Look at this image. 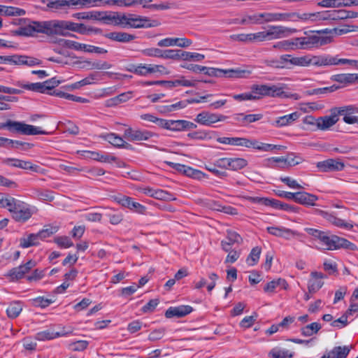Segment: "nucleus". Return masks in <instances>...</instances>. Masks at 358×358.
<instances>
[{
  "mask_svg": "<svg viewBox=\"0 0 358 358\" xmlns=\"http://www.w3.org/2000/svg\"><path fill=\"white\" fill-rule=\"evenodd\" d=\"M165 329H158L152 331L148 336V339L151 341L160 340L164 335Z\"/></svg>",
  "mask_w": 358,
  "mask_h": 358,
  "instance_id": "774afa93",
  "label": "nucleus"
},
{
  "mask_svg": "<svg viewBox=\"0 0 358 358\" xmlns=\"http://www.w3.org/2000/svg\"><path fill=\"white\" fill-rule=\"evenodd\" d=\"M23 308L22 303L20 301H14L10 303L6 309V313L9 318L14 319L19 316Z\"/></svg>",
  "mask_w": 358,
  "mask_h": 358,
  "instance_id": "2f4dec72",
  "label": "nucleus"
},
{
  "mask_svg": "<svg viewBox=\"0 0 358 358\" xmlns=\"http://www.w3.org/2000/svg\"><path fill=\"white\" fill-rule=\"evenodd\" d=\"M321 215L330 223L334 224L336 227L344 228L346 229H352L353 225L350 223L346 222L345 220L337 217L336 215L327 212L321 211Z\"/></svg>",
  "mask_w": 358,
  "mask_h": 358,
  "instance_id": "393cba45",
  "label": "nucleus"
},
{
  "mask_svg": "<svg viewBox=\"0 0 358 358\" xmlns=\"http://www.w3.org/2000/svg\"><path fill=\"white\" fill-rule=\"evenodd\" d=\"M262 252L261 248L257 246L252 249L250 253L246 259V262L250 266L255 265L259 259L260 255Z\"/></svg>",
  "mask_w": 358,
  "mask_h": 358,
  "instance_id": "a18cd8bd",
  "label": "nucleus"
},
{
  "mask_svg": "<svg viewBox=\"0 0 358 358\" xmlns=\"http://www.w3.org/2000/svg\"><path fill=\"white\" fill-rule=\"evenodd\" d=\"M0 13L6 16H22L26 14L25 10L14 6H6L0 5Z\"/></svg>",
  "mask_w": 358,
  "mask_h": 358,
  "instance_id": "72a5a7b5",
  "label": "nucleus"
},
{
  "mask_svg": "<svg viewBox=\"0 0 358 358\" xmlns=\"http://www.w3.org/2000/svg\"><path fill=\"white\" fill-rule=\"evenodd\" d=\"M306 22L325 20H342L343 15L342 10H324L315 13H305Z\"/></svg>",
  "mask_w": 358,
  "mask_h": 358,
  "instance_id": "6e6552de",
  "label": "nucleus"
},
{
  "mask_svg": "<svg viewBox=\"0 0 358 358\" xmlns=\"http://www.w3.org/2000/svg\"><path fill=\"white\" fill-rule=\"evenodd\" d=\"M54 241L61 248H69L73 245L71 238L66 236H57Z\"/></svg>",
  "mask_w": 358,
  "mask_h": 358,
  "instance_id": "864d4df0",
  "label": "nucleus"
},
{
  "mask_svg": "<svg viewBox=\"0 0 358 358\" xmlns=\"http://www.w3.org/2000/svg\"><path fill=\"white\" fill-rule=\"evenodd\" d=\"M193 308L188 305H182L177 307H170L165 313L166 318L182 317L192 313Z\"/></svg>",
  "mask_w": 358,
  "mask_h": 358,
  "instance_id": "6ab92c4d",
  "label": "nucleus"
},
{
  "mask_svg": "<svg viewBox=\"0 0 358 358\" xmlns=\"http://www.w3.org/2000/svg\"><path fill=\"white\" fill-rule=\"evenodd\" d=\"M318 200V197L306 192H295L294 201L301 205L306 206H315L316 201Z\"/></svg>",
  "mask_w": 358,
  "mask_h": 358,
  "instance_id": "412c9836",
  "label": "nucleus"
},
{
  "mask_svg": "<svg viewBox=\"0 0 358 358\" xmlns=\"http://www.w3.org/2000/svg\"><path fill=\"white\" fill-rule=\"evenodd\" d=\"M226 119L227 116L223 115H217L203 111L196 115L195 121L201 124L210 126L213 123L224 121Z\"/></svg>",
  "mask_w": 358,
  "mask_h": 358,
  "instance_id": "2eb2a0df",
  "label": "nucleus"
},
{
  "mask_svg": "<svg viewBox=\"0 0 358 358\" xmlns=\"http://www.w3.org/2000/svg\"><path fill=\"white\" fill-rule=\"evenodd\" d=\"M317 6L324 8H339L352 6L351 0H322Z\"/></svg>",
  "mask_w": 358,
  "mask_h": 358,
  "instance_id": "c756f323",
  "label": "nucleus"
},
{
  "mask_svg": "<svg viewBox=\"0 0 358 358\" xmlns=\"http://www.w3.org/2000/svg\"><path fill=\"white\" fill-rule=\"evenodd\" d=\"M10 213L12 218L18 222H25L29 220L33 212L30 206L25 202L17 199L11 208Z\"/></svg>",
  "mask_w": 358,
  "mask_h": 358,
  "instance_id": "0eeeda50",
  "label": "nucleus"
},
{
  "mask_svg": "<svg viewBox=\"0 0 358 358\" xmlns=\"http://www.w3.org/2000/svg\"><path fill=\"white\" fill-rule=\"evenodd\" d=\"M332 30H310L304 31L303 36L296 37L298 50H312L331 43L332 37L327 36Z\"/></svg>",
  "mask_w": 358,
  "mask_h": 358,
  "instance_id": "7ed1b4c3",
  "label": "nucleus"
},
{
  "mask_svg": "<svg viewBox=\"0 0 358 358\" xmlns=\"http://www.w3.org/2000/svg\"><path fill=\"white\" fill-rule=\"evenodd\" d=\"M296 29L289 28L281 25H271L264 31L266 41H271L287 37L289 34L295 33Z\"/></svg>",
  "mask_w": 358,
  "mask_h": 358,
  "instance_id": "1a4fd4ad",
  "label": "nucleus"
},
{
  "mask_svg": "<svg viewBox=\"0 0 358 358\" xmlns=\"http://www.w3.org/2000/svg\"><path fill=\"white\" fill-rule=\"evenodd\" d=\"M52 303L51 299H45L43 296H38L31 299V304L35 307L46 308Z\"/></svg>",
  "mask_w": 358,
  "mask_h": 358,
  "instance_id": "6e6d98bb",
  "label": "nucleus"
},
{
  "mask_svg": "<svg viewBox=\"0 0 358 358\" xmlns=\"http://www.w3.org/2000/svg\"><path fill=\"white\" fill-rule=\"evenodd\" d=\"M320 329V324L317 322H313L301 328V334L302 336L306 337L311 336L316 334Z\"/></svg>",
  "mask_w": 358,
  "mask_h": 358,
  "instance_id": "c9c22d12",
  "label": "nucleus"
},
{
  "mask_svg": "<svg viewBox=\"0 0 358 358\" xmlns=\"http://www.w3.org/2000/svg\"><path fill=\"white\" fill-rule=\"evenodd\" d=\"M248 165V162L243 158H229V169L238 171Z\"/></svg>",
  "mask_w": 358,
  "mask_h": 358,
  "instance_id": "a19ab883",
  "label": "nucleus"
},
{
  "mask_svg": "<svg viewBox=\"0 0 358 358\" xmlns=\"http://www.w3.org/2000/svg\"><path fill=\"white\" fill-rule=\"evenodd\" d=\"M290 57V55H281L279 59L267 60L266 62V64L269 66L276 68V69H284V68H289L288 66V60L287 58Z\"/></svg>",
  "mask_w": 358,
  "mask_h": 358,
  "instance_id": "473e14b6",
  "label": "nucleus"
},
{
  "mask_svg": "<svg viewBox=\"0 0 358 358\" xmlns=\"http://www.w3.org/2000/svg\"><path fill=\"white\" fill-rule=\"evenodd\" d=\"M129 71L141 76H148L150 75L149 64H139L138 65H131L128 69Z\"/></svg>",
  "mask_w": 358,
  "mask_h": 358,
  "instance_id": "e433bc0d",
  "label": "nucleus"
},
{
  "mask_svg": "<svg viewBox=\"0 0 358 358\" xmlns=\"http://www.w3.org/2000/svg\"><path fill=\"white\" fill-rule=\"evenodd\" d=\"M331 80L339 83L348 85L358 81V74L357 73H341L333 75Z\"/></svg>",
  "mask_w": 358,
  "mask_h": 358,
  "instance_id": "cd10ccee",
  "label": "nucleus"
},
{
  "mask_svg": "<svg viewBox=\"0 0 358 358\" xmlns=\"http://www.w3.org/2000/svg\"><path fill=\"white\" fill-rule=\"evenodd\" d=\"M124 136L131 141H146L152 136L151 132L145 130H134L128 128L124 131Z\"/></svg>",
  "mask_w": 358,
  "mask_h": 358,
  "instance_id": "aec40b11",
  "label": "nucleus"
},
{
  "mask_svg": "<svg viewBox=\"0 0 358 358\" xmlns=\"http://www.w3.org/2000/svg\"><path fill=\"white\" fill-rule=\"evenodd\" d=\"M284 160L283 157H270L265 159L263 162V165L268 168H278L280 167L278 164L282 162Z\"/></svg>",
  "mask_w": 358,
  "mask_h": 358,
  "instance_id": "4d7b16f0",
  "label": "nucleus"
},
{
  "mask_svg": "<svg viewBox=\"0 0 358 358\" xmlns=\"http://www.w3.org/2000/svg\"><path fill=\"white\" fill-rule=\"evenodd\" d=\"M310 275L313 278L308 281V289L309 292L315 293L322 287L324 282L321 279L324 275L322 273L317 271L312 272Z\"/></svg>",
  "mask_w": 358,
  "mask_h": 358,
  "instance_id": "a878e982",
  "label": "nucleus"
},
{
  "mask_svg": "<svg viewBox=\"0 0 358 358\" xmlns=\"http://www.w3.org/2000/svg\"><path fill=\"white\" fill-rule=\"evenodd\" d=\"M268 234L286 240H290L292 238L299 236V233L291 229L282 226H272L266 227Z\"/></svg>",
  "mask_w": 358,
  "mask_h": 358,
  "instance_id": "4468645a",
  "label": "nucleus"
},
{
  "mask_svg": "<svg viewBox=\"0 0 358 358\" xmlns=\"http://www.w3.org/2000/svg\"><path fill=\"white\" fill-rule=\"evenodd\" d=\"M262 117L263 115L261 113L248 115H245L244 113H238L234 115V120L241 123L243 126H245L250 123L259 121L262 120Z\"/></svg>",
  "mask_w": 358,
  "mask_h": 358,
  "instance_id": "bb28decb",
  "label": "nucleus"
},
{
  "mask_svg": "<svg viewBox=\"0 0 358 358\" xmlns=\"http://www.w3.org/2000/svg\"><path fill=\"white\" fill-rule=\"evenodd\" d=\"M339 120L337 116L336 108L331 109V115L317 118L316 125L320 130H327L334 125Z\"/></svg>",
  "mask_w": 358,
  "mask_h": 358,
  "instance_id": "dca6fc26",
  "label": "nucleus"
},
{
  "mask_svg": "<svg viewBox=\"0 0 358 358\" xmlns=\"http://www.w3.org/2000/svg\"><path fill=\"white\" fill-rule=\"evenodd\" d=\"M122 13L113 11H97L96 20L101 21L106 24H113L122 27Z\"/></svg>",
  "mask_w": 358,
  "mask_h": 358,
  "instance_id": "9d476101",
  "label": "nucleus"
},
{
  "mask_svg": "<svg viewBox=\"0 0 358 358\" xmlns=\"http://www.w3.org/2000/svg\"><path fill=\"white\" fill-rule=\"evenodd\" d=\"M101 137L115 147L122 148L124 147L125 144L129 145L122 137L114 133L107 134L103 135Z\"/></svg>",
  "mask_w": 358,
  "mask_h": 358,
  "instance_id": "f704fd0d",
  "label": "nucleus"
},
{
  "mask_svg": "<svg viewBox=\"0 0 358 358\" xmlns=\"http://www.w3.org/2000/svg\"><path fill=\"white\" fill-rule=\"evenodd\" d=\"M316 166L322 172H334L343 170L345 164L339 159H328L318 162Z\"/></svg>",
  "mask_w": 358,
  "mask_h": 358,
  "instance_id": "f8f14e48",
  "label": "nucleus"
},
{
  "mask_svg": "<svg viewBox=\"0 0 358 358\" xmlns=\"http://www.w3.org/2000/svg\"><path fill=\"white\" fill-rule=\"evenodd\" d=\"M304 230L315 240L319 241L322 248L324 250H334L340 248H345L354 251L357 249L355 244L350 242L344 238L329 234V232L313 228H306Z\"/></svg>",
  "mask_w": 358,
  "mask_h": 358,
  "instance_id": "f03ea898",
  "label": "nucleus"
},
{
  "mask_svg": "<svg viewBox=\"0 0 358 358\" xmlns=\"http://www.w3.org/2000/svg\"><path fill=\"white\" fill-rule=\"evenodd\" d=\"M115 201L122 206L136 213L145 214L146 212V207L138 202L134 201L131 197L122 195L116 197Z\"/></svg>",
  "mask_w": 358,
  "mask_h": 358,
  "instance_id": "ddd939ff",
  "label": "nucleus"
},
{
  "mask_svg": "<svg viewBox=\"0 0 358 358\" xmlns=\"http://www.w3.org/2000/svg\"><path fill=\"white\" fill-rule=\"evenodd\" d=\"M184 174L188 177H191L196 179H201L205 176V174L201 171L194 169L188 166Z\"/></svg>",
  "mask_w": 358,
  "mask_h": 358,
  "instance_id": "bf43d9fd",
  "label": "nucleus"
},
{
  "mask_svg": "<svg viewBox=\"0 0 358 358\" xmlns=\"http://www.w3.org/2000/svg\"><path fill=\"white\" fill-rule=\"evenodd\" d=\"M38 234H30L27 238H23L20 239V245L22 248H27L31 246L38 245Z\"/></svg>",
  "mask_w": 358,
  "mask_h": 358,
  "instance_id": "4c0bfd02",
  "label": "nucleus"
},
{
  "mask_svg": "<svg viewBox=\"0 0 358 358\" xmlns=\"http://www.w3.org/2000/svg\"><path fill=\"white\" fill-rule=\"evenodd\" d=\"M16 85L21 87L24 89L31 90L33 92H37L41 93L46 92V88H45V85L43 83H36L31 84H22L20 81L16 83Z\"/></svg>",
  "mask_w": 358,
  "mask_h": 358,
  "instance_id": "58836bf2",
  "label": "nucleus"
},
{
  "mask_svg": "<svg viewBox=\"0 0 358 358\" xmlns=\"http://www.w3.org/2000/svg\"><path fill=\"white\" fill-rule=\"evenodd\" d=\"M72 17L78 19V20H96L97 18V11H87V12H81L76 13L72 15Z\"/></svg>",
  "mask_w": 358,
  "mask_h": 358,
  "instance_id": "8fccbe9b",
  "label": "nucleus"
},
{
  "mask_svg": "<svg viewBox=\"0 0 358 358\" xmlns=\"http://www.w3.org/2000/svg\"><path fill=\"white\" fill-rule=\"evenodd\" d=\"M17 24H23L15 30L11 31L13 36L32 37L39 34H43L48 36H73L69 31H80L79 27H82V23H76L71 21L50 20L45 21L31 20L28 18H21L18 20ZM14 24L17 23L14 22Z\"/></svg>",
  "mask_w": 358,
  "mask_h": 358,
  "instance_id": "f257e3e1",
  "label": "nucleus"
},
{
  "mask_svg": "<svg viewBox=\"0 0 358 358\" xmlns=\"http://www.w3.org/2000/svg\"><path fill=\"white\" fill-rule=\"evenodd\" d=\"M351 347L337 346L334 347L330 352L334 358H346L350 351Z\"/></svg>",
  "mask_w": 358,
  "mask_h": 358,
  "instance_id": "c03bdc74",
  "label": "nucleus"
},
{
  "mask_svg": "<svg viewBox=\"0 0 358 358\" xmlns=\"http://www.w3.org/2000/svg\"><path fill=\"white\" fill-rule=\"evenodd\" d=\"M353 109V106H343L336 108V113L337 116L339 115L343 116V121L349 124H355L357 122V116L352 115L355 114V112H352V110Z\"/></svg>",
  "mask_w": 358,
  "mask_h": 358,
  "instance_id": "b1692460",
  "label": "nucleus"
},
{
  "mask_svg": "<svg viewBox=\"0 0 358 358\" xmlns=\"http://www.w3.org/2000/svg\"><path fill=\"white\" fill-rule=\"evenodd\" d=\"M83 51L87 52H94L97 54H106L108 52L107 50L96 47L91 45H86L83 44Z\"/></svg>",
  "mask_w": 358,
  "mask_h": 358,
  "instance_id": "0e129e2a",
  "label": "nucleus"
},
{
  "mask_svg": "<svg viewBox=\"0 0 358 358\" xmlns=\"http://www.w3.org/2000/svg\"><path fill=\"white\" fill-rule=\"evenodd\" d=\"M181 50H162L161 58L179 59H180Z\"/></svg>",
  "mask_w": 358,
  "mask_h": 358,
  "instance_id": "5fc2aeb1",
  "label": "nucleus"
},
{
  "mask_svg": "<svg viewBox=\"0 0 358 358\" xmlns=\"http://www.w3.org/2000/svg\"><path fill=\"white\" fill-rule=\"evenodd\" d=\"M3 163L10 165L13 167H17L22 169L30 170L33 172H40V166L36 164H33L29 161H23L15 158H6L3 159Z\"/></svg>",
  "mask_w": 358,
  "mask_h": 358,
  "instance_id": "f3484780",
  "label": "nucleus"
},
{
  "mask_svg": "<svg viewBox=\"0 0 358 358\" xmlns=\"http://www.w3.org/2000/svg\"><path fill=\"white\" fill-rule=\"evenodd\" d=\"M63 335L64 334H60L59 332L54 333L50 331H43L36 334V338L38 341L51 340Z\"/></svg>",
  "mask_w": 358,
  "mask_h": 358,
  "instance_id": "09e8293b",
  "label": "nucleus"
},
{
  "mask_svg": "<svg viewBox=\"0 0 358 358\" xmlns=\"http://www.w3.org/2000/svg\"><path fill=\"white\" fill-rule=\"evenodd\" d=\"M17 199L10 194L0 193V208H7L10 212V208L13 207Z\"/></svg>",
  "mask_w": 358,
  "mask_h": 358,
  "instance_id": "ea45409f",
  "label": "nucleus"
},
{
  "mask_svg": "<svg viewBox=\"0 0 358 358\" xmlns=\"http://www.w3.org/2000/svg\"><path fill=\"white\" fill-rule=\"evenodd\" d=\"M47 7L54 10H64L68 8L67 0H50Z\"/></svg>",
  "mask_w": 358,
  "mask_h": 358,
  "instance_id": "49530a36",
  "label": "nucleus"
},
{
  "mask_svg": "<svg viewBox=\"0 0 358 358\" xmlns=\"http://www.w3.org/2000/svg\"><path fill=\"white\" fill-rule=\"evenodd\" d=\"M276 22H292L306 23L305 13L289 12V13H275Z\"/></svg>",
  "mask_w": 358,
  "mask_h": 358,
  "instance_id": "a211bd4d",
  "label": "nucleus"
},
{
  "mask_svg": "<svg viewBox=\"0 0 358 358\" xmlns=\"http://www.w3.org/2000/svg\"><path fill=\"white\" fill-rule=\"evenodd\" d=\"M260 99L263 96L280 97L284 94L282 87L272 85H254Z\"/></svg>",
  "mask_w": 358,
  "mask_h": 358,
  "instance_id": "9b49d317",
  "label": "nucleus"
},
{
  "mask_svg": "<svg viewBox=\"0 0 358 358\" xmlns=\"http://www.w3.org/2000/svg\"><path fill=\"white\" fill-rule=\"evenodd\" d=\"M268 355L272 358H292L294 353L285 350L273 348L269 352Z\"/></svg>",
  "mask_w": 358,
  "mask_h": 358,
  "instance_id": "de8ad7c7",
  "label": "nucleus"
},
{
  "mask_svg": "<svg viewBox=\"0 0 358 358\" xmlns=\"http://www.w3.org/2000/svg\"><path fill=\"white\" fill-rule=\"evenodd\" d=\"M201 70V72H203L205 75L212 77H221V69L203 66Z\"/></svg>",
  "mask_w": 358,
  "mask_h": 358,
  "instance_id": "69168bd1",
  "label": "nucleus"
},
{
  "mask_svg": "<svg viewBox=\"0 0 358 358\" xmlns=\"http://www.w3.org/2000/svg\"><path fill=\"white\" fill-rule=\"evenodd\" d=\"M10 131L23 135L48 134V133L39 127L27 124L21 122L8 120L4 124Z\"/></svg>",
  "mask_w": 358,
  "mask_h": 358,
  "instance_id": "423d86ee",
  "label": "nucleus"
},
{
  "mask_svg": "<svg viewBox=\"0 0 358 358\" xmlns=\"http://www.w3.org/2000/svg\"><path fill=\"white\" fill-rule=\"evenodd\" d=\"M205 58L202 54L197 52H186L181 50L180 59L185 61H195L200 62Z\"/></svg>",
  "mask_w": 358,
  "mask_h": 358,
  "instance_id": "37998d69",
  "label": "nucleus"
},
{
  "mask_svg": "<svg viewBox=\"0 0 358 358\" xmlns=\"http://www.w3.org/2000/svg\"><path fill=\"white\" fill-rule=\"evenodd\" d=\"M58 231V227L56 226H46L44 229L39 231L37 234L41 240H44L55 234Z\"/></svg>",
  "mask_w": 358,
  "mask_h": 358,
  "instance_id": "3c124183",
  "label": "nucleus"
},
{
  "mask_svg": "<svg viewBox=\"0 0 358 358\" xmlns=\"http://www.w3.org/2000/svg\"><path fill=\"white\" fill-rule=\"evenodd\" d=\"M61 42L62 45L66 48L75 50H83V43H80L78 42L67 39H62Z\"/></svg>",
  "mask_w": 358,
  "mask_h": 358,
  "instance_id": "13d9d810",
  "label": "nucleus"
},
{
  "mask_svg": "<svg viewBox=\"0 0 358 358\" xmlns=\"http://www.w3.org/2000/svg\"><path fill=\"white\" fill-rule=\"evenodd\" d=\"M174 87L177 86H184V87H195L196 86V80H189L185 79L183 76H181L179 79L173 80Z\"/></svg>",
  "mask_w": 358,
  "mask_h": 358,
  "instance_id": "680f3d73",
  "label": "nucleus"
},
{
  "mask_svg": "<svg viewBox=\"0 0 358 358\" xmlns=\"http://www.w3.org/2000/svg\"><path fill=\"white\" fill-rule=\"evenodd\" d=\"M341 87L336 85H333L330 87H325L322 88H315L308 91L309 95H318L323 94H329L340 89Z\"/></svg>",
  "mask_w": 358,
  "mask_h": 358,
  "instance_id": "79ce46f5",
  "label": "nucleus"
},
{
  "mask_svg": "<svg viewBox=\"0 0 358 358\" xmlns=\"http://www.w3.org/2000/svg\"><path fill=\"white\" fill-rule=\"evenodd\" d=\"M35 266V262L32 260L28 261L26 264L13 268L8 272V275L12 279L19 280L24 277V274Z\"/></svg>",
  "mask_w": 358,
  "mask_h": 358,
  "instance_id": "4be33fe9",
  "label": "nucleus"
},
{
  "mask_svg": "<svg viewBox=\"0 0 358 358\" xmlns=\"http://www.w3.org/2000/svg\"><path fill=\"white\" fill-rule=\"evenodd\" d=\"M132 97V92H127L124 93H122L119 94L118 96L110 99L108 101L111 102V103H109L108 106H111L113 104L117 105L122 102H126L127 101L129 100Z\"/></svg>",
  "mask_w": 358,
  "mask_h": 358,
  "instance_id": "603ef678",
  "label": "nucleus"
},
{
  "mask_svg": "<svg viewBox=\"0 0 358 358\" xmlns=\"http://www.w3.org/2000/svg\"><path fill=\"white\" fill-rule=\"evenodd\" d=\"M104 37L116 42L129 43L134 40L136 36L123 31H112L103 34Z\"/></svg>",
  "mask_w": 358,
  "mask_h": 358,
  "instance_id": "5701e85b",
  "label": "nucleus"
},
{
  "mask_svg": "<svg viewBox=\"0 0 358 358\" xmlns=\"http://www.w3.org/2000/svg\"><path fill=\"white\" fill-rule=\"evenodd\" d=\"M299 117V113L294 112L291 114L279 117L275 121V125L278 127H285L291 124Z\"/></svg>",
  "mask_w": 358,
  "mask_h": 358,
  "instance_id": "7c9ffc66",
  "label": "nucleus"
},
{
  "mask_svg": "<svg viewBox=\"0 0 358 358\" xmlns=\"http://www.w3.org/2000/svg\"><path fill=\"white\" fill-rule=\"evenodd\" d=\"M257 144L258 145L257 146V150L264 151V152L271 151L275 149L280 150L282 148V146H281V145L264 143H262V142H259V141H257Z\"/></svg>",
  "mask_w": 358,
  "mask_h": 358,
  "instance_id": "e2e57ef3",
  "label": "nucleus"
},
{
  "mask_svg": "<svg viewBox=\"0 0 358 358\" xmlns=\"http://www.w3.org/2000/svg\"><path fill=\"white\" fill-rule=\"evenodd\" d=\"M346 64L358 67V60L340 59L338 57V56L334 57L330 55L312 56V65L316 66H327Z\"/></svg>",
  "mask_w": 358,
  "mask_h": 358,
  "instance_id": "39448f33",
  "label": "nucleus"
},
{
  "mask_svg": "<svg viewBox=\"0 0 358 358\" xmlns=\"http://www.w3.org/2000/svg\"><path fill=\"white\" fill-rule=\"evenodd\" d=\"M296 43V37L290 39L283 40L275 43L273 45V48L284 51L296 50L298 48L297 43Z\"/></svg>",
  "mask_w": 358,
  "mask_h": 358,
  "instance_id": "c85d7f7f",
  "label": "nucleus"
},
{
  "mask_svg": "<svg viewBox=\"0 0 358 358\" xmlns=\"http://www.w3.org/2000/svg\"><path fill=\"white\" fill-rule=\"evenodd\" d=\"M122 28H148L156 27L159 24V22L157 20H153L150 22L148 17L134 14L122 13Z\"/></svg>",
  "mask_w": 358,
  "mask_h": 358,
  "instance_id": "20e7f679",
  "label": "nucleus"
},
{
  "mask_svg": "<svg viewBox=\"0 0 358 358\" xmlns=\"http://www.w3.org/2000/svg\"><path fill=\"white\" fill-rule=\"evenodd\" d=\"M36 196L41 200L51 201L54 199L52 193L48 190H36Z\"/></svg>",
  "mask_w": 358,
  "mask_h": 358,
  "instance_id": "338daca9",
  "label": "nucleus"
},
{
  "mask_svg": "<svg viewBox=\"0 0 358 358\" xmlns=\"http://www.w3.org/2000/svg\"><path fill=\"white\" fill-rule=\"evenodd\" d=\"M142 54L146 57H162V50L157 48H146L141 51Z\"/></svg>",
  "mask_w": 358,
  "mask_h": 358,
  "instance_id": "052dcab7",
  "label": "nucleus"
}]
</instances>
